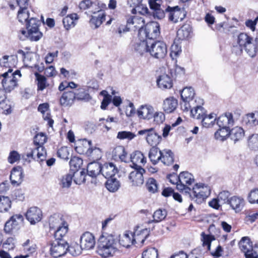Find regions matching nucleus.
Returning <instances> with one entry per match:
<instances>
[{
    "instance_id": "nucleus-1",
    "label": "nucleus",
    "mask_w": 258,
    "mask_h": 258,
    "mask_svg": "<svg viewBox=\"0 0 258 258\" xmlns=\"http://www.w3.org/2000/svg\"><path fill=\"white\" fill-rule=\"evenodd\" d=\"M117 241L112 235L102 236L98 240L97 253L103 258L113 256L117 250Z\"/></svg>"
},
{
    "instance_id": "nucleus-2",
    "label": "nucleus",
    "mask_w": 258,
    "mask_h": 258,
    "mask_svg": "<svg viewBox=\"0 0 258 258\" xmlns=\"http://www.w3.org/2000/svg\"><path fill=\"white\" fill-rule=\"evenodd\" d=\"M153 33H137L132 44V49L137 55L143 56L148 52L150 43L152 42L150 38Z\"/></svg>"
},
{
    "instance_id": "nucleus-3",
    "label": "nucleus",
    "mask_w": 258,
    "mask_h": 258,
    "mask_svg": "<svg viewBox=\"0 0 258 258\" xmlns=\"http://www.w3.org/2000/svg\"><path fill=\"white\" fill-rule=\"evenodd\" d=\"M12 69H9L8 71L0 75L1 83L6 92H10L18 85V80L21 77L19 70L13 72Z\"/></svg>"
},
{
    "instance_id": "nucleus-4",
    "label": "nucleus",
    "mask_w": 258,
    "mask_h": 258,
    "mask_svg": "<svg viewBox=\"0 0 258 258\" xmlns=\"http://www.w3.org/2000/svg\"><path fill=\"white\" fill-rule=\"evenodd\" d=\"M153 34L150 36L152 42L150 43L148 52L155 58L162 59L167 53V45L163 41L155 40L156 37Z\"/></svg>"
},
{
    "instance_id": "nucleus-5",
    "label": "nucleus",
    "mask_w": 258,
    "mask_h": 258,
    "mask_svg": "<svg viewBox=\"0 0 258 258\" xmlns=\"http://www.w3.org/2000/svg\"><path fill=\"white\" fill-rule=\"evenodd\" d=\"M75 149L80 154H84L96 159L100 158L101 151L98 148L93 147L91 141L83 140L80 145L77 146Z\"/></svg>"
},
{
    "instance_id": "nucleus-6",
    "label": "nucleus",
    "mask_w": 258,
    "mask_h": 258,
    "mask_svg": "<svg viewBox=\"0 0 258 258\" xmlns=\"http://www.w3.org/2000/svg\"><path fill=\"white\" fill-rule=\"evenodd\" d=\"M138 134L144 136L147 143L152 147H156L161 141L162 137L154 127L140 130Z\"/></svg>"
},
{
    "instance_id": "nucleus-7",
    "label": "nucleus",
    "mask_w": 258,
    "mask_h": 258,
    "mask_svg": "<svg viewBox=\"0 0 258 258\" xmlns=\"http://www.w3.org/2000/svg\"><path fill=\"white\" fill-rule=\"evenodd\" d=\"M68 243L65 240H54L51 243L50 254L54 257H59L68 252Z\"/></svg>"
},
{
    "instance_id": "nucleus-8",
    "label": "nucleus",
    "mask_w": 258,
    "mask_h": 258,
    "mask_svg": "<svg viewBox=\"0 0 258 258\" xmlns=\"http://www.w3.org/2000/svg\"><path fill=\"white\" fill-rule=\"evenodd\" d=\"M195 182L194 176L187 171H183L179 174V183H177V189L189 193L191 188L188 187Z\"/></svg>"
},
{
    "instance_id": "nucleus-9",
    "label": "nucleus",
    "mask_w": 258,
    "mask_h": 258,
    "mask_svg": "<svg viewBox=\"0 0 258 258\" xmlns=\"http://www.w3.org/2000/svg\"><path fill=\"white\" fill-rule=\"evenodd\" d=\"M239 247L246 258H258L257 252L253 248L252 242L248 237H243L239 242Z\"/></svg>"
},
{
    "instance_id": "nucleus-10",
    "label": "nucleus",
    "mask_w": 258,
    "mask_h": 258,
    "mask_svg": "<svg viewBox=\"0 0 258 258\" xmlns=\"http://www.w3.org/2000/svg\"><path fill=\"white\" fill-rule=\"evenodd\" d=\"M192 198H196V201L201 203L209 195L208 187L201 183L196 184L192 188Z\"/></svg>"
},
{
    "instance_id": "nucleus-11",
    "label": "nucleus",
    "mask_w": 258,
    "mask_h": 258,
    "mask_svg": "<svg viewBox=\"0 0 258 258\" xmlns=\"http://www.w3.org/2000/svg\"><path fill=\"white\" fill-rule=\"evenodd\" d=\"M165 12L168 13L169 20L174 23L178 22L179 20H182L185 16L183 11L178 6H168Z\"/></svg>"
},
{
    "instance_id": "nucleus-12",
    "label": "nucleus",
    "mask_w": 258,
    "mask_h": 258,
    "mask_svg": "<svg viewBox=\"0 0 258 258\" xmlns=\"http://www.w3.org/2000/svg\"><path fill=\"white\" fill-rule=\"evenodd\" d=\"M145 173V170L143 168L135 169L128 175L129 182L132 186H140L144 183L143 174Z\"/></svg>"
},
{
    "instance_id": "nucleus-13",
    "label": "nucleus",
    "mask_w": 258,
    "mask_h": 258,
    "mask_svg": "<svg viewBox=\"0 0 258 258\" xmlns=\"http://www.w3.org/2000/svg\"><path fill=\"white\" fill-rule=\"evenodd\" d=\"M94 236L89 232H85L81 237L80 246L82 249L89 250L95 245Z\"/></svg>"
},
{
    "instance_id": "nucleus-14",
    "label": "nucleus",
    "mask_w": 258,
    "mask_h": 258,
    "mask_svg": "<svg viewBox=\"0 0 258 258\" xmlns=\"http://www.w3.org/2000/svg\"><path fill=\"white\" fill-rule=\"evenodd\" d=\"M23 217L21 215H15L11 217L5 224L4 230L6 233H10L14 230L17 229L19 225L22 223Z\"/></svg>"
},
{
    "instance_id": "nucleus-15",
    "label": "nucleus",
    "mask_w": 258,
    "mask_h": 258,
    "mask_svg": "<svg viewBox=\"0 0 258 258\" xmlns=\"http://www.w3.org/2000/svg\"><path fill=\"white\" fill-rule=\"evenodd\" d=\"M236 118L231 112H226L217 119V124L219 127H230L234 124Z\"/></svg>"
},
{
    "instance_id": "nucleus-16",
    "label": "nucleus",
    "mask_w": 258,
    "mask_h": 258,
    "mask_svg": "<svg viewBox=\"0 0 258 258\" xmlns=\"http://www.w3.org/2000/svg\"><path fill=\"white\" fill-rule=\"evenodd\" d=\"M42 216L41 210L37 207H31L27 212L26 217L31 224L39 222Z\"/></svg>"
},
{
    "instance_id": "nucleus-17",
    "label": "nucleus",
    "mask_w": 258,
    "mask_h": 258,
    "mask_svg": "<svg viewBox=\"0 0 258 258\" xmlns=\"http://www.w3.org/2000/svg\"><path fill=\"white\" fill-rule=\"evenodd\" d=\"M131 161L132 162L133 167L135 169L142 168L146 163V158L144 154L140 151H136L131 155Z\"/></svg>"
},
{
    "instance_id": "nucleus-18",
    "label": "nucleus",
    "mask_w": 258,
    "mask_h": 258,
    "mask_svg": "<svg viewBox=\"0 0 258 258\" xmlns=\"http://www.w3.org/2000/svg\"><path fill=\"white\" fill-rule=\"evenodd\" d=\"M91 12L94 14H97V15L92 16L90 20V25L91 27H94L95 28H98L105 20V15L99 7L95 8V11H93L92 10Z\"/></svg>"
},
{
    "instance_id": "nucleus-19",
    "label": "nucleus",
    "mask_w": 258,
    "mask_h": 258,
    "mask_svg": "<svg viewBox=\"0 0 258 258\" xmlns=\"http://www.w3.org/2000/svg\"><path fill=\"white\" fill-rule=\"evenodd\" d=\"M154 108L150 105H142L137 110V114L141 119L150 120L153 118Z\"/></svg>"
},
{
    "instance_id": "nucleus-20",
    "label": "nucleus",
    "mask_w": 258,
    "mask_h": 258,
    "mask_svg": "<svg viewBox=\"0 0 258 258\" xmlns=\"http://www.w3.org/2000/svg\"><path fill=\"white\" fill-rule=\"evenodd\" d=\"M23 175L21 167H14L11 172L10 180L14 185H19L23 181Z\"/></svg>"
},
{
    "instance_id": "nucleus-21",
    "label": "nucleus",
    "mask_w": 258,
    "mask_h": 258,
    "mask_svg": "<svg viewBox=\"0 0 258 258\" xmlns=\"http://www.w3.org/2000/svg\"><path fill=\"white\" fill-rule=\"evenodd\" d=\"M204 104V100L200 97L194 98L188 103H181V108L183 111L191 110V109H197L201 107Z\"/></svg>"
},
{
    "instance_id": "nucleus-22",
    "label": "nucleus",
    "mask_w": 258,
    "mask_h": 258,
    "mask_svg": "<svg viewBox=\"0 0 258 258\" xmlns=\"http://www.w3.org/2000/svg\"><path fill=\"white\" fill-rule=\"evenodd\" d=\"M228 204L236 213H238L242 210L244 206V200L240 197L233 196L229 199Z\"/></svg>"
},
{
    "instance_id": "nucleus-23",
    "label": "nucleus",
    "mask_w": 258,
    "mask_h": 258,
    "mask_svg": "<svg viewBox=\"0 0 258 258\" xmlns=\"http://www.w3.org/2000/svg\"><path fill=\"white\" fill-rule=\"evenodd\" d=\"M117 172V169L112 163H106L101 166V173L106 178L113 177Z\"/></svg>"
},
{
    "instance_id": "nucleus-24",
    "label": "nucleus",
    "mask_w": 258,
    "mask_h": 258,
    "mask_svg": "<svg viewBox=\"0 0 258 258\" xmlns=\"http://www.w3.org/2000/svg\"><path fill=\"white\" fill-rule=\"evenodd\" d=\"M76 97V93L73 91H66L60 98V104L63 106H70L73 103Z\"/></svg>"
},
{
    "instance_id": "nucleus-25",
    "label": "nucleus",
    "mask_w": 258,
    "mask_h": 258,
    "mask_svg": "<svg viewBox=\"0 0 258 258\" xmlns=\"http://www.w3.org/2000/svg\"><path fill=\"white\" fill-rule=\"evenodd\" d=\"M157 83L159 88L164 89H170L172 86V81L167 74L160 75L157 80Z\"/></svg>"
},
{
    "instance_id": "nucleus-26",
    "label": "nucleus",
    "mask_w": 258,
    "mask_h": 258,
    "mask_svg": "<svg viewBox=\"0 0 258 258\" xmlns=\"http://www.w3.org/2000/svg\"><path fill=\"white\" fill-rule=\"evenodd\" d=\"M160 161L165 165H171L174 162L173 152L170 150L167 149L161 150Z\"/></svg>"
},
{
    "instance_id": "nucleus-27",
    "label": "nucleus",
    "mask_w": 258,
    "mask_h": 258,
    "mask_svg": "<svg viewBox=\"0 0 258 258\" xmlns=\"http://www.w3.org/2000/svg\"><path fill=\"white\" fill-rule=\"evenodd\" d=\"M243 123L249 127L258 124V111L246 114L243 118Z\"/></svg>"
},
{
    "instance_id": "nucleus-28",
    "label": "nucleus",
    "mask_w": 258,
    "mask_h": 258,
    "mask_svg": "<svg viewBox=\"0 0 258 258\" xmlns=\"http://www.w3.org/2000/svg\"><path fill=\"white\" fill-rule=\"evenodd\" d=\"M31 152L34 157H36L37 161L42 162L46 160V151L43 146H36L31 149Z\"/></svg>"
},
{
    "instance_id": "nucleus-29",
    "label": "nucleus",
    "mask_w": 258,
    "mask_h": 258,
    "mask_svg": "<svg viewBox=\"0 0 258 258\" xmlns=\"http://www.w3.org/2000/svg\"><path fill=\"white\" fill-rule=\"evenodd\" d=\"M127 153L124 148L122 146L116 147L112 151V157L115 160H120L122 162H126Z\"/></svg>"
},
{
    "instance_id": "nucleus-30",
    "label": "nucleus",
    "mask_w": 258,
    "mask_h": 258,
    "mask_svg": "<svg viewBox=\"0 0 258 258\" xmlns=\"http://www.w3.org/2000/svg\"><path fill=\"white\" fill-rule=\"evenodd\" d=\"M133 233L130 231H126L119 236V243L123 247H128L133 244Z\"/></svg>"
},
{
    "instance_id": "nucleus-31",
    "label": "nucleus",
    "mask_w": 258,
    "mask_h": 258,
    "mask_svg": "<svg viewBox=\"0 0 258 258\" xmlns=\"http://www.w3.org/2000/svg\"><path fill=\"white\" fill-rule=\"evenodd\" d=\"M41 22L38 19L32 17L26 23V28L28 32H40L39 27Z\"/></svg>"
},
{
    "instance_id": "nucleus-32",
    "label": "nucleus",
    "mask_w": 258,
    "mask_h": 258,
    "mask_svg": "<svg viewBox=\"0 0 258 258\" xmlns=\"http://www.w3.org/2000/svg\"><path fill=\"white\" fill-rule=\"evenodd\" d=\"M181 103H188L194 98L195 91L191 87H185L181 92Z\"/></svg>"
},
{
    "instance_id": "nucleus-33",
    "label": "nucleus",
    "mask_w": 258,
    "mask_h": 258,
    "mask_svg": "<svg viewBox=\"0 0 258 258\" xmlns=\"http://www.w3.org/2000/svg\"><path fill=\"white\" fill-rule=\"evenodd\" d=\"M177 105V100L173 97H169L164 101L163 108L166 112L171 113L176 109Z\"/></svg>"
},
{
    "instance_id": "nucleus-34",
    "label": "nucleus",
    "mask_w": 258,
    "mask_h": 258,
    "mask_svg": "<svg viewBox=\"0 0 258 258\" xmlns=\"http://www.w3.org/2000/svg\"><path fill=\"white\" fill-rule=\"evenodd\" d=\"M161 150L156 147H152L148 154L149 158L153 165H156L161 158Z\"/></svg>"
},
{
    "instance_id": "nucleus-35",
    "label": "nucleus",
    "mask_w": 258,
    "mask_h": 258,
    "mask_svg": "<svg viewBox=\"0 0 258 258\" xmlns=\"http://www.w3.org/2000/svg\"><path fill=\"white\" fill-rule=\"evenodd\" d=\"M28 6H19L17 18L20 22L27 23L29 21L30 14L28 10Z\"/></svg>"
},
{
    "instance_id": "nucleus-36",
    "label": "nucleus",
    "mask_w": 258,
    "mask_h": 258,
    "mask_svg": "<svg viewBox=\"0 0 258 258\" xmlns=\"http://www.w3.org/2000/svg\"><path fill=\"white\" fill-rule=\"evenodd\" d=\"M78 19V16L76 14H72L68 15L63 19V24L67 30L74 27Z\"/></svg>"
},
{
    "instance_id": "nucleus-37",
    "label": "nucleus",
    "mask_w": 258,
    "mask_h": 258,
    "mask_svg": "<svg viewBox=\"0 0 258 258\" xmlns=\"http://www.w3.org/2000/svg\"><path fill=\"white\" fill-rule=\"evenodd\" d=\"M101 166L97 162H91L87 166V173L91 177H95L101 172Z\"/></svg>"
},
{
    "instance_id": "nucleus-38",
    "label": "nucleus",
    "mask_w": 258,
    "mask_h": 258,
    "mask_svg": "<svg viewBox=\"0 0 258 258\" xmlns=\"http://www.w3.org/2000/svg\"><path fill=\"white\" fill-rule=\"evenodd\" d=\"M16 58V56L14 55H4L0 58V65L2 67L11 69L15 66Z\"/></svg>"
},
{
    "instance_id": "nucleus-39",
    "label": "nucleus",
    "mask_w": 258,
    "mask_h": 258,
    "mask_svg": "<svg viewBox=\"0 0 258 258\" xmlns=\"http://www.w3.org/2000/svg\"><path fill=\"white\" fill-rule=\"evenodd\" d=\"M105 186L106 188L110 192L116 191L120 186V183L116 178L111 177L109 178L105 183Z\"/></svg>"
},
{
    "instance_id": "nucleus-40",
    "label": "nucleus",
    "mask_w": 258,
    "mask_h": 258,
    "mask_svg": "<svg viewBox=\"0 0 258 258\" xmlns=\"http://www.w3.org/2000/svg\"><path fill=\"white\" fill-rule=\"evenodd\" d=\"M72 174H66L58 178V184L62 188H69L70 187L73 180Z\"/></svg>"
},
{
    "instance_id": "nucleus-41",
    "label": "nucleus",
    "mask_w": 258,
    "mask_h": 258,
    "mask_svg": "<svg viewBox=\"0 0 258 258\" xmlns=\"http://www.w3.org/2000/svg\"><path fill=\"white\" fill-rule=\"evenodd\" d=\"M247 53L251 57L256 55L257 51V38L243 46Z\"/></svg>"
},
{
    "instance_id": "nucleus-42",
    "label": "nucleus",
    "mask_w": 258,
    "mask_h": 258,
    "mask_svg": "<svg viewBox=\"0 0 258 258\" xmlns=\"http://www.w3.org/2000/svg\"><path fill=\"white\" fill-rule=\"evenodd\" d=\"M148 235V231L147 229L142 230L140 233H139V231H136L135 233L133 234V244L137 241L143 244Z\"/></svg>"
},
{
    "instance_id": "nucleus-43",
    "label": "nucleus",
    "mask_w": 258,
    "mask_h": 258,
    "mask_svg": "<svg viewBox=\"0 0 258 258\" xmlns=\"http://www.w3.org/2000/svg\"><path fill=\"white\" fill-rule=\"evenodd\" d=\"M148 235V231L147 229L142 230L140 233H139V231H136L135 233L133 234V244L137 241L143 244Z\"/></svg>"
},
{
    "instance_id": "nucleus-44",
    "label": "nucleus",
    "mask_w": 258,
    "mask_h": 258,
    "mask_svg": "<svg viewBox=\"0 0 258 258\" xmlns=\"http://www.w3.org/2000/svg\"><path fill=\"white\" fill-rule=\"evenodd\" d=\"M167 214V211L165 209H159L157 210L153 215V220L149 221L148 223L160 222L165 219Z\"/></svg>"
},
{
    "instance_id": "nucleus-45",
    "label": "nucleus",
    "mask_w": 258,
    "mask_h": 258,
    "mask_svg": "<svg viewBox=\"0 0 258 258\" xmlns=\"http://www.w3.org/2000/svg\"><path fill=\"white\" fill-rule=\"evenodd\" d=\"M244 136L243 130L240 127L236 126L230 131V136L231 139L235 142L241 140Z\"/></svg>"
},
{
    "instance_id": "nucleus-46",
    "label": "nucleus",
    "mask_w": 258,
    "mask_h": 258,
    "mask_svg": "<svg viewBox=\"0 0 258 258\" xmlns=\"http://www.w3.org/2000/svg\"><path fill=\"white\" fill-rule=\"evenodd\" d=\"M54 236L55 240H64L63 237L66 235L68 231V225L67 223L56 228Z\"/></svg>"
},
{
    "instance_id": "nucleus-47",
    "label": "nucleus",
    "mask_w": 258,
    "mask_h": 258,
    "mask_svg": "<svg viewBox=\"0 0 258 258\" xmlns=\"http://www.w3.org/2000/svg\"><path fill=\"white\" fill-rule=\"evenodd\" d=\"M230 127H220V128L215 133V137L217 140L220 141H224L230 136Z\"/></svg>"
},
{
    "instance_id": "nucleus-48",
    "label": "nucleus",
    "mask_w": 258,
    "mask_h": 258,
    "mask_svg": "<svg viewBox=\"0 0 258 258\" xmlns=\"http://www.w3.org/2000/svg\"><path fill=\"white\" fill-rule=\"evenodd\" d=\"M66 223L61 217L57 215L51 216L49 219V225L51 228H56Z\"/></svg>"
},
{
    "instance_id": "nucleus-49",
    "label": "nucleus",
    "mask_w": 258,
    "mask_h": 258,
    "mask_svg": "<svg viewBox=\"0 0 258 258\" xmlns=\"http://www.w3.org/2000/svg\"><path fill=\"white\" fill-rule=\"evenodd\" d=\"M201 119L203 126L205 127H209L214 124L216 120V115L214 113L209 115L206 114Z\"/></svg>"
},
{
    "instance_id": "nucleus-50",
    "label": "nucleus",
    "mask_w": 258,
    "mask_h": 258,
    "mask_svg": "<svg viewBox=\"0 0 258 258\" xmlns=\"http://www.w3.org/2000/svg\"><path fill=\"white\" fill-rule=\"evenodd\" d=\"M11 207V201L9 197L0 196V212H7Z\"/></svg>"
},
{
    "instance_id": "nucleus-51",
    "label": "nucleus",
    "mask_w": 258,
    "mask_h": 258,
    "mask_svg": "<svg viewBox=\"0 0 258 258\" xmlns=\"http://www.w3.org/2000/svg\"><path fill=\"white\" fill-rule=\"evenodd\" d=\"M238 20L236 18H233L231 21H227L220 23L217 24V27L219 30H221L220 28H223V30H229V28L235 27V24H238Z\"/></svg>"
},
{
    "instance_id": "nucleus-52",
    "label": "nucleus",
    "mask_w": 258,
    "mask_h": 258,
    "mask_svg": "<svg viewBox=\"0 0 258 258\" xmlns=\"http://www.w3.org/2000/svg\"><path fill=\"white\" fill-rule=\"evenodd\" d=\"M21 34L22 36H19V38L22 40L28 39L31 41H37L42 37V33H21Z\"/></svg>"
},
{
    "instance_id": "nucleus-53",
    "label": "nucleus",
    "mask_w": 258,
    "mask_h": 258,
    "mask_svg": "<svg viewBox=\"0 0 258 258\" xmlns=\"http://www.w3.org/2000/svg\"><path fill=\"white\" fill-rule=\"evenodd\" d=\"M253 38L249 36L247 33H239L238 36L237 42L243 47L253 41Z\"/></svg>"
},
{
    "instance_id": "nucleus-54",
    "label": "nucleus",
    "mask_w": 258,
    "mask_h": 258,
    "mask_svg": "<svg viewBox=\"0 0 258 258\" xmlns=\"http://www.w3.org/2000/svg\"><path fill=\"white\" fill-rule=\"evenodd\" d=\"M201 240L204 246H207L208 249L210 250L211 243L215 240V237L212 235L206 234L204 232L201 233Z\"/></svg>"
},
{
    "instance_id": "nucleus-55",
    "label": "nucleus",
    "mask_w": 258,
    "mask_h": 258,
    "mask_svg": "<svg viewBox=\"0 0 258 258\" xmlns=\"http://www.w3.org/2000/svg\"><path fill=\"white\" fill-rule=\"evenodd\" d=\"M207 111L203 107H201L197 109H191L190 110L191 116L196 119H201L206 114Z\"/></svg>"
},
{
    "instance_id": "nucleus-56",
    "label": "nucleus",
    "mask_w": 258,
    "mask_h": 258,
    "mask_svg": "<svg viewBox=\"0 0 258 258\" xmlns=\"http://www.w3.org/2000/svg\"><path fill=\"white\" fill-rule=\"evenodd\" d=\"M146 185L148 191L151 193H155L158 190L157 182L153 178H149Z\"/></svg>"
},
{
    "instance_id": "nucleus-57",
    "label": "nucleus",
    "mask_w": 258,
    "mask_h": 258,
    "mask_svg": "<svg viewBox=\"0 0 258 258\" xmlns=\"http://www.w3.org/2000/svg\"><path fill=\"white\" fill-rule=\"evenodd\" d=\"M83 164V160L78 157L74 156L71 159L70 165L72 170H77Z\"/></svg>"
},
{
    "instance_id": "nucleus-58",
    "label": "nucleus",
    "mask_w": 258,
    "mask_h": 258,
    "mask_svg": "<svg viewBox=\"0 0 258 258\" xmlns=\"http://www.w3.org/2000/svg\"><path fill=\"white\" fill-rule=\"evenodd\" d=\"M143 258H157L158 251L154 247H150L143 252Z\"/></svg>"
},
{
    "instance_id": "nucleus-59",
    "label": "nucleus",
    "mask_w": 258,
    "mask_h": 258,
    "mask_svg": "<svg viewBox=\"0 0 258 258\" xmlns=\"http://www.w3.org/2000/svg\"><path fill=\"white\" fill-rule=\"evenodd\" d=\"M35 76H36V80L38 82V89L41 91L43 90L46 87V80L45 77L39 74L38 73H35Z\"/></svg>"
},
{
    "instance_id": "nucleus-60",
    "label": "nucleus",
    "mask_w": 258,
    "mask_h": 258,
    "mask_svg": "<svg viewBox=\"0 0 258 258\" xmlns=\"http://www.w3.org/2000/svg\"><path fill=\"white\" fill-rule=\"evenodd\" d=\"M248 145L253 150H258V134H253L249 137Z\"/></svg>"
},
{
    "instance_id": "nucleus-61",
    "label": "nucleus",
    "mask_w": 258,
    "mask_h": 258,
    "mask_svg": "<svg viewBox=\"0 0 258 258\" xmlns=\"http://www.w3.org/2000/svg\"><path fill=\"white\" fill-rule=\"evenodd\" d=\"M85 177L86 172L85 169H83L79 173H76L75 174L74 181L77 184L80 185L85 182Z\"/></svg>"
},
{
    "instance_id": "nucleus-62",
    "label": "nucleus",
    "mask_w": 258,
    "mask_h": 258,
    "mask_svg": "<svg viewBox=\"0 0 258 258\" xmlns=\"http://www.w3.org/2000/svg\"><path fill=\"white\" fill-rule=\"evenodd\" d=\"M47 138L43 133L36 135L34 138V144L36 146H43V144L46 142Z\"/></svg>"
},
{
    "instance_id": "nucleus-63",
    "label": "nucleus",
    "mask_w": 258,
    "mask_h": 258,
    "mask_svg": "<svg viewBox=\"0 0 258 258\" xmlns=\"http://www.w3.org/2000/svg\"><path fill=\"white\" fill-rule=\"evenodd\" d=\"M179 43L174 40L173 44L171 45L170 54L172 58L177 56L181 51V46L179 45Z\"/></svg>"
},
{
    "instance_id": "nucleus-64",
    "label": "nucleus",
    "mask_w": 258,
    "mask_h": 258,
    "mask_svg": "<svg viewBox=\"0 0 258 258\" xmlns=\"http://www.w3.org/2000/svg\"><path fill=\"white\" fill-rule=\"evenodd\" d=\"M248 200L251 204H258V188L250 191L248 196Z\"/></svg>"
}]
</instances>
